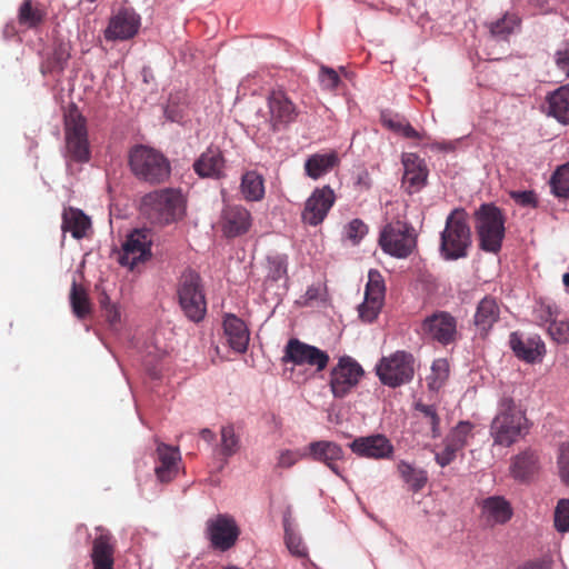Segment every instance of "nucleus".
I'll return each mask as SVG.
<instances>
[{"mask_svg": "<svg viewBox=\"0 0 569 569\" xmlns=\"http://www.w3.org/2000/svg\"><path fill=\"white\" fill-rule=\"evenodd\" d=\"M351 451L361 458L389 459L393 453L391 441L383 435L358 437L349 443Z\"/></svg>", "mask_w": 569, "mask_h": 569, "instance_id": "obj_17", "label": "nucleus"}, {"mask_svg": "<svg viewBox=\"0 0 569 569\" xmlns=\"http://www.w3.org/2000/svg\"><path fill=\"white\" fill-rule=\"evenodd\" d=\"M377 375L383 385L392 388L407 383L415 375V358L407 351H396L380 360Z\"/></svg>", "mask_w": 569, "mask_h": 569, "instance_id": "obj_8", "label": "nucleus"}, {"mask_svg": "<svg viewBox=\"0 0 569 569\" xmlns=\"http://www.w3.org/2000/svg\"><path fill=\"white\" fill-rule=\"evenodd\" d=\"M269 124L272 131H279L295 122L299 116L297 106L286 92L272 91L268 97Z\"/></svg>", "mask_w": 569, "mask_h": 569, "instance_id": "obj_15", "label": "nucleus"}, {"mask_svg": "<svg viewBox=\"0 0 569 569\" xmlns=\"http://www.w3.org/2000/svg\"><path fill=\"white\" fill-rule=\"evenodd\" d=\"M46 18V12L34 6L31 0H24L18 11V22L20 26L28 29H33L40 26Z\"/></svg>", "mask_w": 569, "mask_h": 569, "instance_id": "obj_35", "label": "nucleus"}, {"mask_svg": "<svg viewBox=\"0 0 569 569\" xmlns=\"http://www.w3.org/2000/svg\"><path fill=\"white\" fill-rule=\"evenodd\" d=\"M240 447V439L232 425L223 426L220 430V453L224 458L233 456Z\"/></svg>", "mask_w": 569, "mask_h": 569, "instance_id": "obj_40", "label": "nucleus"}, {"mask_svg": "<svg viewBox=\"0 0 569 569\" xmlns=\"http://www.w3.org/2000/svg\"><path fill=\"white\" fill-rule=\"evenodd\" d=\"M365 371L351 357H341L330 371L329 387L335 398L347 397L360 382Z\"/></svg>", "mask_w": 569, "mask_h": 569, "instance_id": "obj_10", "label": "nucleus"}, {"mask_svg": "<svg viewBox=\"0 0 569 569\" xmlns=\"http://www.w3.org/2000/svg\"><path fill=\"white\" fill-rule=\"evenodd\" d=\"M557 465L561 480L569 485V442L560 446Z\"/></svg>", "mask_w": 569, "mask_h": 569, "instance_id": "obj_49", "label": "nucleus"}, {"mask_svg": "<svg viewBox=\"0 0 569 569\" xmlns=\"http://www.w3.org/2000/svg\"><path fill=\"white\" fill-rule=\"evenodd\" d=\"M116 540L111 532L99 526L92 541L91 560L93 569H113Z\"/></svg>", "mask_w": 569, "mask_h": 569, "instance_id": "obj_20", "label": "nucleus"}, {"mask_svg": "<svg viewBox=\"0 0 569 569\" xmlns=\"http://www.w3.org/2000/svg\"><path fill=\"white\" fill-rule=\"evenodd\" d=\"M367 232L368 227L360 219H353L345 227V236L353 244L359 243L360 240L367 234Z\"/></svg>", "mask_w": 569, "mask_h": 569, "instance_id": "obj_47", "label": "nucleus"}, {"mask_svg": "<svg viewBox=\"0 0 569 569\" xmlns=\"http://www.w3.org/2000/svg\"><path fill=\"white\" fill-rule=\"evenodd\" d=\"M517 569H549L546 562L533 561L527 562L523 566L518 567Z\"/></svg>", "mask_w": 569, "mask_h": 569, "instance_id": "obj_59", "label": "nucleus"}, {"mask_svg": "<svg viewBox=\"0 0 569 569\" xmlns=\"http://www.w3.org/2000/svg\"><path fill=\"white\" fill-rule=\"evenodd\" d=\"M382 124L406 139L421 138V134L405 118L399 116H382Z\"/></svg>", "mask_w": 569, "mask_h": 569, "instance_id": "obj_39", "label": "nucleus"}, {"mask_svg": "<svg viewBox=\"0 0 569 569\" xmlns=\"http://www.w3.org/2000/svg\"><path fill=\"white\" fill-rule=\"evenodd\" d=\"M140 212L151 223L170 224L182 219L186 212V201L177 189L154 190L141 198Z\"/></svg>", "mask_w": 569, "mask_h": 569, "instance_id": "obj_1", "label": "nucleus"}, {"mask_svg": "<svg viewBox=\"0 0 569 569\" xmlns=\"http://www.w3.org/2000/svg\"><path fill=\"white\" fill-rule=\"evenodd\" d=\"M140 27V16L131 8L119 9L104 31L107 40H128L134 37Z\"/></svg>", "mask_w": 569, "mask_h": 569, "instance_id": "obj_16", "label": "nucleus"}, {"mask_svg": "<svg viewBox=\"0 0 569 569\" xmlns=\"http://www.w3.org/2000/svg\"><path fill=\"white\" fill-rule=\"evenodd\" d=\"M403 177L402 186L410 194L420 191L427 183L428 169L425 161L416 153L402 156Z\"/></svg>", "mask_w": 569, "mask_h": 569, "instance_id": "obj_22", "label": "nucleus"}, {"mask_svg": "<svg viewBox=\"0 0 569 569\" xmlns=\"http://www.w3.org/2000/svg\"><path fill=\"white\" fill-rule=\"evenodd\" d=\"M472 428L473 426L470 422L461 421L451 430L446 439L461 450L471 437Z\"/></svg>", "mask_w": 569, "mask_h": 569, "instance_id": "obj_43", "label": "nucleus"}, {"mask_svg": "<svg viewBox=\"0 0 569 569\" xmlns=\"http://www.w3.org/2000/svg\"><path fill=\"white\" fill-rule=\"evenodd\" d=\"M69 58H70V52H69L68 46L64 43H59L54 48L53 53H52L51 68L62 71L64 69V66H66L67 61L69 60Z\"/></svg>", "mask_w": 569, "mask_h": 569, "instance_id": "obj_51", "label": "nucleus"}, {"mask_svg": "<svg viewBox=\"0 0 569 569\" xmlns=\"http://www.w3.org/2000/svg\"><path fill=\"white\" fill-rule=\"evenodd\" d=\"M511 476L521 482L531 480L540 469L539 456L536 451L527 449L511 459Z\"/></svg>", "mask_w": 569, "mask_h": 569, "instance_id": "obj_26", "label": "nucleus"}, {"mask_svg": "<svg viewBox=\"0 0 569 569\" xmlns=\"http://www.w3.org/2000/svg\"><path fill=\"white\" fill-rule=\"evenodd\" d=\"M99 303H100V307H101L102 311L104 309H107L109 306H113V303H111L110 298L107 295H102L100 297Z\"/></svg>", "mask_w": 569, "mask_h": 569, "instance_id": "obj_61", "label": "nucleus"}, {"mask_svg": "<svg viewBox=\"0 0 569 569\" xmlns=\"http://www.w3.org/2000/svg\"><path fill=\"white\" fill-rule=\"evenodd\" d=\"M66 148L68 157L76 162L90 159L86 119L79 113H70L66 119Z\"/></svg>", "mask_w": 569, "mask_h": 569, "instance_id": "obj_11", "label": "nucleus"}, {"mask_svg": "<svg viewBox=\"0 0 569 569\" xmlns=\"http://www.w3.org/2000/svg\"><path fill=\"white\" fill-rule=\"evenodd\" d=\"M103 317L111 327H114L120 322V311L116 305L109 306L107 309H104Z\"/></svg>", "mask_w": 569, "mask_h": 569, "instance_id": "obj_58", "label": "nucleus"}, {"mask_svg": "<svg viewBox=\"0 0 569 569\" xmlns=\"http://www.w3.org/2000/svg\"><path fill=\"white\" fill-rule=\"evenodd\" d=\"M556 66L569 77V41L555 53Z\"/></svg>", "mask_w": 569, "mask_h": 569, "instance_id": "obj_55", "label": "nucleus"}, {"mask_svg": "<svg viewBox=\"0 0 569 569\" xmlns=\"http://www.w3.org/2000/svg\"><path fill=\"white\" fill-rule=\"evenodd\" d=\"M150 243L151 240L146 231L134 230L123 243L122 253L119 257L120 264L133 269L139 262L149 259Z\"/></svg>", "mask_w": 569, "mask_h": 569, "instance_id": "obj_19", "label": "nucleus"}, {"mask_svg": "<svg viewBox=\"0 0 569 569\" xmlns=\"http://www.w3.org/2000/svg\"><path fill=\"white\" fill-rule=\"evenodd\" d=\"M91 227L90 218L77 208H67L62 213L61 229L63 232H71L76 239H82Z\"/></svg>", "mask_w": 569, "mask_h": 569, "instance_id": "obj_29", "label": "nucleus"}, {"mask_svg": "<svg viewBox=\"0 0 569 569\" xmlns=\"http://www.w3.org/2000/svg\"><path fill=\"white\" fill-rule=\"evenodd\" d=\"M385 281L381 273L378 270H370L368 274V283L366 286L365 296L369 298H376L385 300Z\"/></svg>", "mask_w": 569, "mask_h": 569, "instance_id": "obj_44", "label": "nucleus"}, {"mask_svg": "<svg viewBox=\"0 0 569 569\" xmlns=\"http://www.w3.org/2000/svg\"><path fill=\"white\" fill-rule=\"evenodd\" d=\"M509 345L516 357L528 363L540 361L546 352L545 343L538 336L523 339L518 332H512Z\"/></svg>", "mask_w": 569, "mask_h": 569, "instance_id": "obj_24", "label": "nucleus"}, {"mask_svg": "<svg viewBox=\"0 0 569 569\" xmlns=\"http://www.w3.org/2000/svg\"><path fill=\"white\" fill-rule=\"evenodd\" d=\"M200 437L208 443H212L216 439V435L210 429L207 428L201 430Z\"/></svg>", "mask_w": 569, "mask_h": 569, "instance_id": "obj_60", "label": "nucleus"}, {"mask_svg": "<svg viewBox=\"0 0 569 569\" xmlns=\"http://www.w3.org/2000/svg\"><path fill=\"white\" fill-rule=\"evenodd\" d=\"M460 451L459 448H456L451 442L447 439L445 440V448L442 451L436 453V461L440 467H446L450 465L457 456V452Z\"/></svg>", "mask_w": 569, "mask_h": 569, "instance_id": "obj_52", "label": "nucleus"}, {"mask_svg": "<svg viewBox=\"0 0 569 569\" xmlns=\"http://www.w3.org/2000/svg\"><path fill=\"white\" fill-rule=\"evenodd\" d=\"M468 218L463 208H455L447 216L439 242V252L445 260H458L468 256L472 243Z\"/></svg>", "mask_w": 569, "mask_h": 569, "instance_id": "obj_2", "label": "nucleus"}, {"mask_svg": "<svg viewBox=\"0 0 569 569\" xmlns=\"http://www.w3.org/2000/svg\"><path fill=\"white\" fill-rule=\"evenodd\" d=\"M223 329L231 349L239 353L246 352L250 340L246 323L234 315H227Z\"/></svg>", "mask_w": 569, "mask_h": 569, "instance_id": "obj_28", "label": "nucleus"}, {"mask_svg": "<svg viewBox=\"0 0 569 569\" xmlns=\"http://www.w3.org/2000/svg\"><path fill=\"white\" fill-rule=\"evenodd\" d=\"M418 333L426 341L447 347L458 340L457 319L447 311H436L422 320Z\"/></svg>", "mask_w": 569, "mask_h": 569, "instance_id": "obj_9", "label": "nucleus"}, {"mask_svg": "<svg viewBox=\"0 0 569 569\" xmlns=\"http://www.w3.org/2000/svg\"><path fill=\"white\" fill-rule=\"evenodd\" d=\"M417 244V236L412 226L397 220L383 227L379 236L381 249L396 258L409 257Z\"/></svg>", "mask_w": 569, "mask_h": 569, "instance_id": "obj_7", "label": "nucleus"}, {"mask_svg": "<svg viewBox=\"0 0 569 569\" xmlns=\"http://www.w3.org/2000/svg\"><path fill=\"white\" fill-rule=\"evenodd\" d=\"M329 360V355L326 351L296 338L287 342L282 357L283 363L315 367L318 372L327 368Z\"/></svg>", "mask_w": 569, "mask_h": 569, "instance_id": "obj_12", "label": "nucleus"}, {"mask_svg": "<svg viewBox=\"0 0 569 569\" xmlns=\"http://www.w3.org/2000/svg\"><path fill=\"white\" fill-rule=\"evenodd\" d=\"M383 300L365 296V301L359 307V316L366 322H372L379 315Z\"/></svg>", "mask_w": 569, "mask_h": 569, "instance_id": "obj_45", "label": "nucleus"}, {"mask_svg": "<svg viewBox=\"0 0 569 569\" xmlns=\"http://www.w3.org/2000/svg\"><path fill=\"white\" fill-rule=\"evenodd\" d=\"M224 157L219 147L210 146L193 162L194 172L201 178H220L224 169Z\"/></svg>", "mask_w": 569, "mask_h": 569, "instance_id": "obj_25", "label": "nucleus"}, {"mask_svg": "<svg viewBox=\"0 0 569 569\" xmlns=\"http://www.w3.org/2000/svg\"><path fill=\"white\" fill-rule=\"evenodd\" d=\"M548 114L563 124L569 123V84L562 86L547 97Z\"/></svg>", "mask_w": 569, "mask_h": 569, "instance_id": "obj_32", "label": "nucleus"}, {"mask_svg": "<svg viewBox=\"0 0 569 569\" xmlns=\"http://www.w3.org/2000/svg\"><path fill=\"white\" fill-rule=\"evenodd\" d=\"M241 193L247 201H259L264 196V180L257 171H247L242 174Z\"/></svg>", "mask_w": 569, "mask_h": 569, "instance_id": "obj_33", "label": "nucleus"}, {"mask_svg": "<svg viewBox=\"0 0 569 569\" xmlns=\"http://www.w3.org/2000/svg\"><path fill=\"white\" fill-rule=\"evenodd\" d=\"M398 470L400 472L401 478L405 480L406 483L410 486V488L415 492L421 490L427 483V472L422 469H417L412 467L410 463L401 461L398 465Z\"/></svg>", "mask_w": 569, "mask_h": 569, "instance_id": "obj_37", "label": "nucleus"}, {"mask_svg": "<svg viewBox=\"0 0 569 569\" xmlns=\"http://www.w3.org/2000/svg\"><path fill=\"white\" fill-rule=\"evenodd\" d=\"M221 230L228 238L240 237L249 231L252 226V217L242 206H226L221 213Z\"/></svg>", "mask_w": 569, "mask_h": 569, "instance_id": "obj_21", "label": "nucleus"}, {"mask_svg": "<svg viewBox=\"0 0 569 569\" xmlns=\"http://www.w3.org/2000/svg\"><path fill=\"white\" fill-rule=\"evenodd\" d=\"M129 166L139 180L150 184L167 181L171 173L169 160L160 151L147 146H136L131 149Z\"/></svg>", "mask_w": 569, "mask_h": 569, "instance_id": "obj_5", "label": "nucleus"}, {"mask_svg": "<svg viewBox=\"0 0 569 569\" xmlns=\"http://www.w3.org/2000/svg\"><path fill=\"white\" fill-rule=\"evenodd\" d=\"M339 157L336 151L328 153H315L305 162L306 174L317 180L339 164Z\"/></svg>", "mask_w": 569, "mask_h": 569, "instance_id": "obj_30", "label": "nucleus"}, {"mask_svg": "<svg viewBox=\"0 0 569 569\" xmlns=\"http://www.w3.org/2000/svg\"><path fill=\"white\" fill-rule=\"evenodd\" d=\"M320 82L325 89L333 90L338 87L340 78L336 70L329 67H321Z\"/></svg>", "mask_w": 569, "mask_h": 569, "instance_id": "obj_53", "label": "nucleus"}, {"mask_svg": "<svg viewBox=\"0 0 569 569\" xmlns=\"http://www.w3.org/2000/svg\"><path fill=\"white\" fill-rule=\"evenodd\" d=\"M154 472L160 482L172 481L179 471L180 452L177 447L160 442L157 447Z\"/></svg>", "mask_w": 569, "mask_h": 569, "instance_id": "obj_23", "label": "nucleus"}, {"mask_svg": "<svg viewBox=\"0 0 569 569\" xmlns=\"http://www.w3.org/2000/svg\"><path fill=\"white\" fill-rule=\"evenodd\" d=\"M506 217L493 203H483L475 212V228L479 248L497 254L502 247L506 233Z\"/></svg>", "mask_w": 569, "mask_h": 569, "instance_id": "obj_4", "label": "nucleus"}, {"mask_svg": "<svg viewBox=\"0 0 569 569\" xmlns=\"http://www.w3.org/2000/svg\"><path fill=\"white\" fill-rule=\"evenodd\" d=\"M307 296H308L310 299H312V298H315V297H316L315 291H313L311 288H310V289H308V291H307Z\"/></svg>", "mask_w": 569, "mask_h": 569, "instance_id": "obj_63", "label": "nucleus"}, {"mask_svg": "<svg viewBox=\"0 0 569 569\" xmlns=\"http://www.w3.org/2000/svg\"><path fill=\"white\" fill-rule=\"evenodd\" d=\"M449 377V362L439 358L432 362L431 375L427 378L428 386L432 390L440 389Z\"/></svg>", "mask_w": 569, "mask_h": 569, "instance_id": "obj_41", "label": "nucleus"}, {"mask_svg": "<svg viewBox=\"0 0 569 569\" xmlns=\"http://www.w3.org/2000/svg\"><path fill=\"white\" fill-rule=\"evenodd\" d=\"M301 456L297 451L283 450L279 453L278 463L279 468H290L296 465Z\"/></svg>", "mask_w": 569, "mask_h": 569, "instance_id": "obj_56", "label": "nucleus"}, {"mask_svg": "<svg viewBox=\"0 0 569 569\" xmlns=\"http://www.w3.org/2000/svg\"><path fill=\"white\" fill-rule=\"evenodd\" d=\"M481 512L488 523L505 525L511 519L513 509L505 497L491 496L482 500Z\"/></svg>", "mask_w": 569, "mask_h": 569, "instance_id": "obj_27", "label": "nucleus"}, {"mask_svg": "<svg viewBox=\"0 0 569 569\" xmlns=\"http://www.w3.org/2000/svg\"><path fill=\"white\" fill-rule=\"evenodd\" d=\"M511 199L515 200L516 203L522 207H532L536 208L538 206L537 196L531 190L526 191H511Z\"/></svg>", "mask_w": 569, "mask_h": 569, "instance_id": "obj_54", "label": "nucleus"}, {"mask_svg": "<svg viewBox=\"0 0 569 569\" xmlns=\"http://www.w3.org/2000/svg\"><path fill=\"white\" fill-rule=\"evenodd\" d=\"M551 338L558 343L569 341V320L552 321L548 327Z\"/></svg>", "mask_w": 569, "mask_h": 569, "instance_id": "obj_48", "label": "nucleus"}, {"mask_svg": "<svg viewBox=\"0 0 569 569\" xmlns=\"http://www.w3.org/2000/svg\"><path fill=\"white\" fill-rule=\"evenodd\" d=\"M529 430L528 419L525 412L510 397H502L499 401L498 413L490 426V435L493 442L499 446L510 447Z\"/></svg>", "mask_w": 569, "mask_h": 569, "instance_id": "obj_3", "label": "nucleus"}, {"mask_svg": "<svg viewBox=\"0 0 569 569\" xmlns=\"http://www.w3.org/2000/svg\"><path fill=\"white\" fill-rule=\"evenodd\" d=\"M240 535L236 520L226 513H220L207 521V536L211 546L220 551L232 548Z\"/></svg>", "mask_w": 569, "mask_h": 569, "instance_id": "obj_13", "label": "nucleus"}, {"mask_svg": "<svg viewBox=\"0 0 569 569\" xmlns=\"http://www.w3.org/2000/svg\"><path fill=\"white\" fill-rule=\"evenodd\" d=\"M70 305L72 312L78 319H86L91 313V303L86 289L76 281L72 282L70 291Z\"/></svg>", "mask_w": 569, "mask_h": 569, "instance_id": "obj_36", "label": "nucleus"}, {"mask_svg": "<svg viewBox=\"0 0 569 569\" xmlns=\"http://www.w3.org/2000/svg\"><path fill=\"white\" fill-rule=\"evenodd\" d=\"M500 309L495 298L485 297L477 307L475 325L483 333H487L498 321Z\"/></svg>", "mask_w": 569, "mask_h": 569, "instance_id": "obj_31", "label": "nucleus"}, {"mask_svg": "<svg viewBox=\"0 0 569 569\" xmlns=\"http://www.w3.org/2000/svg\"><path fill=\"white\" fill-rule=\"evenodd\" d=\"M269 277L273 280L281 279L287 273V259L282 256L269 258Z\"/></svg>", "mask_w": 569, "mask_h": 569, "instance_id": "obj_50", "label": "nucleus"}, {"mask_svg": "<svg viewBox=\"0 0 569 569\" xmlns=\"http://www.w3.org/2000/svg\"><path fill=\"white\" fill-rule=\"evenodd\" d=\"M563 286L569 290V272L562 276Z\"/></svg>", "mask_w": 569, "mask_h": 569, "instance_id": "obj_62", "label": "nucleus"}, {"mask_svg": "<svg viewBox=\"0 0 569 569\" xmlns=\"http://www.w3.org/2000/svg\"><path fill=\"white\" fill-rule=\"evenodd\" d=\"M416 410L421 413L422 420L430 426V436L438 438L440 436V417L433 405L416 403Z\"/></svg>", "mask_w": 569, "mask_h": 569, "instance_id": "obj_42", "label": "nucleus"}, {"mask_svg": "<svg viewBox=\"0 0 569 569\" xmlns=\"http://www.w3.org/2000/svg\"><path fill=\"white\" fill-rule=\"evenodd\" d=\"M308 456L313 461L323 463L335 475L342 478L339 462L345 460L346 453L339 443L328 440L312 441L308 445Z\"/></svg>", "mask_w": 569, "mask_h": 569, "instance_id": "obj_18", "label": "nucleus"}, {"mask_svg": "<svg viewBox=\"0 0 569 569\" xmlns=\"http://www.w3.org/2000/svg\"><path fill=\"white\" fill-rule=\"evenodd\" d=\"M550 188L557 198L569 200V162L555 170L550 178Z\"/></svg>", "mask_w": 569, "mask_h": 569, "instance_id": "obj_38", "label": "nucleus"}, {"mask_svg": "<svg viewBox=\"0 0 569 569\" xmlns=\"http://www.w3.org/2000/svg\"><path fill=\"white\" fill-rule=\"evenodd\" d=\"M555 528L559 532L569 531V499H560L555 509Z\"/></svg>", "mask_w": 569, "mask_h": 569, "instance_id": "obj_46", "label": "nucleus"}, {"mask_svg": "<svg viewBox=\"0 0 569 569\" xmlns=\"http://www.w3.org/2000/svg\"><path fill=\"white\" fill-rule=\"evenodd\" d=\"M335 202L336 194L329 186L316 188L306 200L301 212L302 222L311 227L319 226L323 222Z\"/></svg>", "mask_w": 569, "mask_h": 569, "instance_id": "obj_14", "label": "nucleus"}, {"mask_svg": "<svg viewBox=\"0 0 569 569\" xmlns=\"http://www.w3.org/2000/svg\"><path fill=\"white\" fill-rule=\"evenodd\" d=\"M178 298L181 309L190 320L199 322L203 319L207 302L198 272L187 270L182 273L178 284Z\"/></svg>", "mask_w": 569, "mask_h": 569, "instance_id": "obj_6", "label": "nucleus"}, {"mask_svg": "<svg viewBox=\"0 0 569 569\" xmlns=\"http://www.w3.org/2000/svg\"><path fill=\"white\" fill-rule=\"evenodd\" d=\"M286 543L291 553L298 557H303L307 555V549L299 537L287 535Z\"/></svg>", "mask_w": 569, "mask_h": 569, "instance_id": "obj_57", "label": "nucleus"}, {"mask_svg": "<svg viewBox=\"0 0 569 569\" xmlns=\"http://www.w3.org/2000/svg\"><path fill=\"white\" fill-rule=\"evenodd\" d=\"M520 24L521 18L517 13L506 12L500 19L489 23L488 28L492 37L507 39Z\"/></svg>", "mask_w": 569, "mask_h": 569, "instance_id": "obj_34", "label": "nucleus"}]
</instances>
